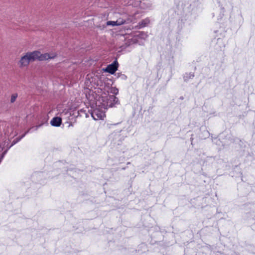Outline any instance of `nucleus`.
<instances>
[{
	"instance_id": "1",
	"label": "nucleus",
	"mask_w": 255,
	"mask_h": 255,
	"mask_svg": "<svg viewBox=\"0 0 255 255\" xmlns=\"http://www.w3.org/2000/svg\"><path fill=\"white\" fill-rule=\"evenodd\" d=\"M120 104V101L114 95H111L108 93H104L98 96V107L107 109Z\"/></svg>"
},
{
	"instance_id": "2",
	"label": "nucleus",
	"mask_w": 255,
	"mask_h": 255,
	"mask_svg": "<svg viewBox=\"0 0 255 255\" xmlns=\"http://www.w3.org/2000/svg\"><path fill=\"white\" fill-rule=\"evenodd\" d=\"M215 34L213 42L216 43V48L217 49H222L225 47V43L223 39V37L225 36V31L223 28H220L219 29L215 30Z\"/></svg>"
},
{
	"instance_id": "3",
	"label": "nucleus",
	"mask_w": 255,
	"mask_h": 255,
	"mask_svg": "<svg viewBox=\"0 0 255 255\" xmlns=\"http://www.w3.org/2000/svg\"><path fill=\"white\" fill-rule=\"evenodd\" d=\"M86 96L92 108L98 107V99L99 95L95 94L93 91H90L88 94H86Z\"/></svg>"
},
{
	"instance_id": "4",
	"label": "nucleus",
	"mask_w": 255,
	"mask_h": 255,
	"mask_svg": "<svg viewBox=\"0 0 255 255\" xmlns=\"http://www.w3.org/2000/svg\"><path fill=\"white\" fill-rule=\"evenodd\" d=\"M33 52L27 53L26 54L22 56L19 63L21 66H25L28 65L30 61H35Z\"/></svg>"
},
{
	"instance_id": "5",
	"label": "nucleus",
	"mask_w": 255,
	"mask_h": 255,
	"mask_svg": "<svg viewBox=\"0 0 255 255\" xmlns=\"http://www.w3.org/2000/svg\"><path fill=\"white\" fill-rule=\"evenodd\" d=\"M91 116L95 120H102L105 117V114L97 108L93 109L91 113Z\"/></svg>"
},
{
	"instance_id": "6",
	"label": "nucleus",
	"mask_w": 255,
	"mask_h": 255,
	"mask_svg": "<svg viewBox=\"0 0 255 255\" xmlns=\"http://www.w3.org/2000/svg\"><path fill=\"white\" fill-rule=\"evenodd\" d=\"M119 64L117 60L114 61L112 64H109L105 69V71L111 74H114L118 70Z\"/></svg>"
},
{
	"instance_id": "7",
	"label": "nucleus",
	"mask_w": 255,
	"mask_h": 255,
	"mask_svg": "<svg viewBox=\"0 0 255 255\" xmlns=\"http://www.w3.org/2000/svg\"><path fill=\"white\" fill-rule=\"evenodd\" d=\"M34 60H38L39 61H44L49 60V55L48 53H45L44 54H41L40 52L38 51H33Z\"/></svg>"
},
{
	"instance_id": "8",
	"label": "nucleus",
	"mask_w": 255,
	"mask_h": 255,
	"mask_svg": "<svg viewBox=\"0 0 255 255\" xmlns=\"http://www.w3.org/2000/svg\"><path fill=\"white\" fill-rule=\"evenodd\" d=\"M62 124V119L59 117H54L50 121V124L52 126L58 127Z\"/></svg>"
},
{
	"instance_id": "9",
	"label": "nucleus",
	"mask_w": 255,
	"mask_h": 255,
	"mask_svg": "<svg viewBox=\"0 0 255 255\" xmlns=\"http://www.w3.org/2000/svg\"><path fill=\"white\" fill-rule=\"evenodd\" d=\"M218 3L219 4V6L220 7V15L222 17V16L224 15V13L226 11L225 7L227 4V1L226 0H218Z\"/></svg>"
},
{
	"instance_id": "10",
	"label": "nucleus",
	"mask_w": 255,
	"mask_h": 255,
	"mask_svg": "<svg viewBox=\"0 0 255 255\" xmlns=\"http://www.w3.org/2000/svg\"><path fill=\"white\" fill-rule=\"evenodd\" d=\"M29 130L26 131L24 133L22 134L21 136L16 138L14 139L11 144L9 146V147H7L6 148L4 151H6V153L7 152L8 150L11 148L13 145L17 143L18 142H19L22 138H23L25 135L28 132Z\"/></svg>"
},
{
	"instance_id": "11",
	"label": "nucleus",
	"mask_w": 255,
	"mask_h": 255,
	"mask_svg": "<svg viewBox=\"0 0 255 255\" xmlns=\"http://www.w3.org/2000/svg\"><path fill=\"white\" fill-rule=\"evenodd\" d=\"M194 73L193 72L185 73L183 76V80L185 82H188L190 80L194 77Z\"/></svg>"
},
{
	"instance_id": "12",
	"label": "nucleus",
	"mask_w": 255,
	"mask_h": 255,
	"mask_svg": "<svg viewBox=\"0 0 255 255\" xmlns=\"http://www.w3.org/2000/svg\"><path fill=\"white\" fill-rule=\"evenodd\" d=\"M125 22V21L123 20H118L117 21H108L107 22V25L112 26L121 25L124 24Z\"/></svg>"
},
{
	"instance_id": "13",
	"label": "nucleus",
	"mask_w": 255,
	"mask_h": 255,
	"mask_svg": "<svg viewBox=\"0 0 255 255\" xmlns=\"http://www.w3.org/2000/svg\"><path fill=\"white\" fill-rule=\"evenodd\" d=\"M4 145L5 143L3 145V146L1 144L0 145V163H1L4 156L6 154V151H3Z\"/></svg>"
},
{
	"instance_id": "14",
	"label": "nucleus",
	"mask_w": 255,
	"mask_h": 255,
	"mask_svg": "<svg viewBox=\"0 0 255 255\" xmlns=\"http://www.w3.org/2000/svg\"><path fill=\"white\" fill-rule=\"evenodd\" d=\"M115 76L117 77V78H120L121 79H122V80H126L127 79V76L125 75V74H122V73L121 72H118V73H115Z\"/></svg>"
},
{
	"instance_id": "15",
	"label": "nucleus",
	"mask_w": 255,
	"mask_h": 255,
	"mask_svg": "<svg viewBox=\"0 0 255 255\" xmlns=\"http://www.w3.org/2000/svg\"><path fill=\"white\" fill-rule=\"evenodd\" d=\"M149 22V20L148 19H145L140 21L139 24L140 27H144L146 26Z\"/></svg>"
},
{
	"instance_id": "16",
	"label": "nucleus",
	"mask_w": 255,
	"mask_h": 255,
	"mask_svg": "<svg viewBox=\"0 0 255 255\" xmlns=\"http://www.w3.org/2000/svg\"><path fill=\"white\" fill-rule=\"evenodd\" d=\"M110 92L112 94H113V95H117L119 93V90L118 88L116 87H111V88L110 90Z\"/></svg>"
},
{
	"instance_id": "17",
	"label": "nucleus",
	"mask_w": 255,
	"mask_h": 255,
	"mask_svg": "<svg viewBox=\"0 0 255 255\" xmlns=\"http://www.w3.org/2000/svg\"><path fill=\"white\" fill-rule=\"evenodd\" d=\"M13 131V128L10 127L9 128V129H7L5 131V134L6 135L8 136H9L11 135V133Z\"/></svg>"
},
{
	"instance_id": "18",
	"label": "nucleus",
	"mask_w": 255,
	"mask_h": 255,
	"mask_svg": "<svg viewBox=\"0 0 255 255\" xmlns=\"http://www.w3.org/2000/svg\"><path fill=\"white\" fill-rule=\"evenodd\" d=\"M17 97V94H13L11 95V98H10V102L11 103H14L15 101V100L16 98Z\"/></svg>"
},
{
	"instance_id": "19",
	"label": "nucleus",
	"mask_w": 255,
	"mask_h": 255,
	"mask_svg": "<svg viewBox=\"0 0 255 255\" xmlns=\"http://www.w3.org/2000/svg\"><path fill=\"white\" fill-rule=\"evenodd\" d=\"M48 55H49V59H53L55 58L57 55V54L54 52H51V53H48Z\"/></svg>"
},
{
	"instance_id": "20",
	"label": "nucleus",
	"mask_w": 255,
	"mask_h": 255,
	"mask_svg": "<svg viewBox=\"0 0 255 255\" xmlns=\"http://www.w3.org/2000/svg\"><path fill=\"white\" fill-rule=\"evenodd\" d=\"M221 65H219V67H218V68H219V69H220V68H221Z\"/></svg>"
}]
</instances>
